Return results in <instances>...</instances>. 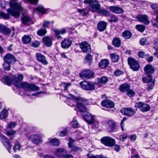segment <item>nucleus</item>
<instances>
[{
    "mask_svg": "<svg viewBox=\"0 0 158 158\" xmlns=\"http://www.w3.org/2000/svg\"><path fill=\"white\" fill-rule=\"evenodd\" d=\"M23 78V74H18L15 75L13 79H11L7 76H4L2 78V81L9 86L13 84L18 88H23L24 90V93L27 96L30 95V94H27V92L37 91L39 90V87L35 85L30 84L23 82H21Z\"/></svg>",
    "mask_w": 158,
    "mask_h": 158,
    "instance_id": "nucleus-1",
    "label": "nucleus"
},
{
    "mask_svg": "<svg viewBox=\"0 0 158 158\" xmlns=\"http://www.w3.org/2000/svg\"><path fill=\"white\" fill-rule=\"evenodd\" d=\"M71 85V83L70 82H62L60 84L61 88L62 89L64 90V93L61 95L60 98H63V97L66 98V100L64 101L67 104L71 107H73L76 104V102L78 101V100L76 99L75 98H81V97H78L74 96L71 94H69L68 95H64L65 92H67V88Z\"/></svg>",
    "mask_w": 158,
    "mask_h": 158,
    "instance_id": "nucleus-2",
    "label": "nucleus"
},
{
    "mask_svg": "<svg viewBox=\"0 0 158 158\" xmlns=\"http://www.w3.org/2000/svg\"><path fill=\"white\" fill-rule=\"evenodd\" d=\"M84 2L89 4V6L91 8L92 11L93 12L101 13L106 16L110 15V13L109 11L104 9L100 8V5L97 1L85 0L84 1Z\"/></svg>",
    "mask_w": 158,
    "mask_h": 158,
    "instance_id": "nucleus-3",
    "label": "nucleus"
},
{
    "mask_svg": "<svg viewBox=\"0 0 158 158\" xmlns=\"http://www.w3.org/2000/svg\"><path fill=\"white\" fill-rule=\"evenodd\" d=\"M34 131L32 129H26L23 130V133L26 134L27 136L29 139L33 142V143L38 145L41 143L43 142L42 137L41 135L40 134H33L29 136V134L33 133Z\"/></svg>",
    "mask_w": 158,
    "mask_h": 158,
    "instance_id": "nucleus-4",
    "label": "nucleus"
},
{
    "mask_svg": "<svg viewBox=\"0 0 158 158\" xmlns=\"http://www.w3.org/2000/svg\"><path fill=\"white\" fill-rule=\"evenodd\" d=\"M75 98L78 100V101L77 102L76 106L79 111L81 112L86 111L87 108L85 105L89 104L88 101L85 99L81 97Z\"/></svg>",
    "mask_w": 158,
    "mask_h": 158,
    "instance_id": "nucleus-5",
    "label": "nucleus"
},
{
    "mask_svg": "<svg viewBox=\"0 0 158 158\" xmlns=\"http://www.w3.org/2000/svg\"><path fill=\"white\" fill-rule=\"evenodd\" d=\"M75 98L78 100V101L77 102L76 106L79 111L81 112L86 111L87 108L85 105L89 104L88 101L85 99L81 97Z\"/></svg>",
    "mask_w": 158,
    "mask_h": 158,
    "instance_id": "nucleus-6",
    "label": "nucleus"
},
{
    "mask_svg": "<svg viewBox=\"0 0 158 158\" xmlns=\"http://www.w3.org/2000/svg\"><path fill=\"white\" fill-rule=\"evenodd\" d=\"M54 153L56 156L61 158H69L73 157L72 155L66 154V151L64 148H61L56 149Z\"/></svg>",
    "mask_w": 158,
    "mask_h": 158,
    "instance_id": "nucleus-7",
    "label": "nucleus"
},
{
    "mask_svg": "<svg viewBox=\"0 0 158 158\" xmlns=\"http://www.w3.org/2000/svg\"><path fill=\"white\" fill-rule=\"evenodd\" d=\"M128 62L130 68L134 71H137L140 68V66L138 61L132 57L128 58Z\"/></svg>",
    "mask_w": 158,
    "mask_h": 158,
    "instance_id": "nucleus-8",
    "label": "nucleus"
},
{
    "mask_svg": "<svg viewBox=\"0 0 158 158\" xmlns=\"http://www.w3.org/2000/svg\"><path fill=\"white\" fill-rule=\"evenodd\" d=\"M15 28L12 27L11 29L2 25L0 28V32L3 34L8 35H10L11 37H13L15 35Z\"/></svg>",
    "mask_w": 158,
    "mask_h": 158,
    "instance_id": "nucleus-9",
    "label": "nucleus"
},
{
    "mask_svg": "<svg viewBox=\"0 0 158 158\" xmlns=\"http://www.w3.org/2000/svg\"><path fill=\"white\" fill-rule=\"evenodd\" d=\"M101 141L105 145L110 147L113 146L115 143L114 139L108 136L103 137L101 139Z\"/></svg>",
    "mask_w": 158,
    "mask_h": 158,
    "instance_id": "nucleus-10",
    "label": "nucleus"
},
{
    "mask_svg": "<svg viewBox=\"0 0 158 158\" xmlns=\"http://www.w3.org/2000/svg\"><path fill=\"white\" fill-rule=\"evenodd\" d=\"M0 140L8 152L10 153V150L12 146L9 140L5 136L2 134L0 135Z\"/></svg>",
    "mask_w": 158,
    "mask_h": 158,
    "instance_id": "nucleus-11",
    "label": "nucleus"
},
{
    "mask_svg": "<svg viewBox=\"0 0 158 158\" xmlns=\"http://www.w3.org/2000/svg\"><path fill=\"white\" fill-rule=\"evenodd\" d=\"M135 106L143 112L148 111L151 108L150 106L149 105L141 102L136 103L135 104Z\"/></svg>",
    "mask_w": 158,
    "mask_h": 158,
    "instance_id": "nucleus-12",
    "label": "nucleus"
},
{
    "mask_svg": "<svg viewBox=\"0 0 158 158\" xmlns=\"http://www.w3.org/2000/svg\"><path fill=\"white\" fill-rule=\"evenodd\" d=\"M135 18L138 21L145 25L148 24L150 23L148 16L145 15H136Z\"/></svg>",
    "mask_w": 158,
    "mask_h": 158,
    "instance_id": "nucleus-13",
    "label": "nucleus"
},
{
    "mask_svg": "<svg viewBox=\"0 0 158 158\" xmlns=\"http://www.w3.org/2000/svg\"><path fill=\"white\" fill-rule=\"evenodd\" d=\"M94 72L90 70H84L79 74L80 77L83 79H89L93 77Z\"/></svg>",
    "mask_w": 158,
    "mask_h": 158,
    "instance_id": "nucleus-14",
    "label": "nucleus"
},
{
    "mask_svg": "<svg viewBox=\"0 0 158 158\" xmlns=\"http://www.w3.org/2000/svg\"><path fill=\"white\" fill-rule=\"evenodd\" d=\"M95 116L90 113H87L83 115V117L85 120L88 123L92 124L94 122Z\"/></svg>",
    "mask_w": 158,
    "mask_h": 158,
    "instance_id": "nucleus-15",
    "label": "nucleus"
},
{
    "mask_svg": "<svg viewBox=\"0 0 158 158\" xmlns=\"http://www.w3.org/2000/svg\"><path fill=\"white\" fill-rule=\"evenodd\" d=\"M80 48L82 52H86L90 51V47L89 44L86 41H83L79 44Z\"/></svg>",
    "mask_w": 158,
    "mask_h": 158,
    "instance_id": "nucleus-16",
    "label": "nucleus"
},
{
    "mask_svg": "<svg viewBox=\"0 0 158 158\" xmlns=\"http://www.w3.org/2000/svg\"><path fill=\"white\" fill-rule=\"evenodd\" d=\"M37 60L42 64L47 65L48 63L45 57L40 53H37L35 55Z\"/></svg>",
    "mask_w": 158,
    "mask_h": 158,
    "instance_id": "nucleus-17",
    "label": "nucleus"
},
{
    "mask_svg": "<svg viewBox=\"0 0 158 158\" xmlns=\"http://www.w3.org/2000/svg\"><path fill=\"white\" fill-rule=\"evenodd\" d=\"M121 112L125 115L130 116L134 115L135 112L133 109L130 108L123 109L121 110Z\"/></svg>",
    "mask_w": 158,
    "mask_h": 158,
    "instance_id": "nucleus-18",
    "label": "nucleus"
},
{
    "mask_svg": "<svg viewBox=\"0 0 158 158\" xmlns=\"http://www.w3.org/2000/svg\"><path fill=\"white\" fill-rule=\"evenodd\" d=\"M16 60L14 56L10 53L6 54L4 57V62H6L10 64L15 61Z\"/></svg>",
    "mask_w": 158,
    "mask_h": 158,
    "instance_id": "nucleus-19",
    "label": "nucleus"
},
{
    "mask_svg": "<svg viewBox=\"0 0 158 158\" xmlns=\"http://www.w3.org/2000/svg\"><path fill=\"white\" fill-rule=\"evenodd\" d=\"M74 141L71 138L69 139L68 145L69 147L72 148V151L77 153L81 151L82 149L81 148L72 145V143Z\"/></svg>",
    "mask_w": 158,
    "mask_h": 158,
    "instance_id": "nucleus-20",
    "label": "nucleus"
},
{
    "mask_svg": "<svg viewBox=\"0 0 158 158\" xmlns=\"http://www.w3.org/2000/svg\"><path fill=\"white\" fill-rule=\"evenodd\" d=\"M66 28H62L60 30L54 29L53 30L55 33V36L58 39H60L61 38V36L60 35H63L67 32Z\"/></svg>",
    "mask_w": 158,
    "mask_h": 158,
    "instance_id": "nucleus-21",
    "label": "nucleus"
},
{
    "mask_svg": "<svg viewBox=\"0 0 158 158\" xmlns=\"http://www.w3.org/2000/svg\"><path fill=\"white\" fill-rule=\"evenodd\" d=\"M72 43V41L71 40L68 39H65L61 42V44L62 48L67 49L70 46Z\"/></svg>",
    "mask_w": 158,
    "mask_h": 158,
    "instance_id": "nucleus-22",
    "label": "nucleus"
},
{
    "mask_svg": "<svg viewBox=\"0 0 158 158\" xmlns=\"http://www.w3.org/2000/svg\"><path fill=\"white\" fill-rule=\"evenodd\" d=\"M109 8L110 11L117 14H121L124 12V10L123 9L118 6H110Z\"/></svg>",
    "mask_w": 158,
    "mask_h": 158,
    "instance_id": "nucleus-23",
    "label": "nucleus"
},
{
    "mask_svg": "<svg viewBox=\"0 0 158 158\" xmlns=\"http://www.w3.org/2000/svg\"><path fill=\"white\" fill-rule=\"evenodd\" d=\"M107 25L106 23L103 21H100L98 24L97 29L100 31H103L106 29Z\"/></svg>",
    "mask_w": 158,
    "mask_h": 158,
    "instance_id": "nucleus-24",
    "label": "nucleus"
},
{
    "mask_svg": "<svg viewBox=\"0 0 158 158\" xmlns=\"http://www.w3.org/2000/svg\"><path fill=\"white\" fill-rule=\"evenodd\" d=\"M101 104L102 106L108 108H112L114 106V103L110 100H106L101 102Z\"/></svg>",
    "mask_w": 158,
    "mask_h": 158,
    "instance_id": "nucleus-25",
    "label": "nucleus"
},
{
    "mask_svg": "<svg viewBox=\"0 0 158 158\" xmlns=\"http://www.w3.org/2000/svg\"><path fill=\"white\" fill-rule=\"evenodd\" d=\"M144 70L147 75H150L154 72V69L151 65L148 64L144 68Z\"/></svg>",
    "mask_w": 158,
    "mask_h": 158,
    "instance_id": "nucleus-26",
    "label": "nucleus"
},
{
    "mask_svg": "<svg viewBox=\"0 0 158 158\" xmlns=\"http://www.w3.org/2000/svg\"><path fill=\"white\" fill-rule=\"evenodd\" d=\"M88 90H94L97 89L98 87L101 86H99L98 84L94 82L88 81Z\"/></svg>",
    "mask_w": 158,
    "mask_h": 158,
    "instance_id": "nucleus-27",
    "label": "nucleus"
},
{
    "mask_svg": "<svg viewBox=\"0 0 158 158\" xmlns=\"http://www.w3.org/2000/svg\"><path fill=\"white\" fill-rule=\"evenodd\" d=\"M109 64V61L107 59L102 60L99 63V66L101 69H104L107 67Z\"/></svg>",
    "mask_w": 158,
    "mask_h": 158,
    "instance_id": "nucleus-28",
    "label": "nucleus"
},
{
    "mask_svg": "<svg viewBox=\"0 0 158 158\" xmlns=\"http://www.w3.org/2000/svg\"><path fill=\"white\" fill-rule=\"evenodd\" d=\"M44 44L47 47L51 46L52 44V40L50 37L45 36L43 39Z\"/></svg>",
    "mask_w": 158,
    "mask_h": 158,
    "instance_id": "nucleus-29",
    "label": "nucleus"
},
{
    "mask_svg": "<svg viewBox=\"0 0 158 158\" xmlns=\"http://www.w3.org/2000/svg\"><path fill=\"white\" fill-rule=\"evenodd\" d=\"M152 15H156V18H154L152 19V22L153 25L156 27L158 28V10L157 11H154L152 12Z\"/></svg>",
    "mask_w": 158,
    "mask_h": 158,
    "instance_id": "nucleus-30",
    "label": "nucleus"
},
{
    "mask_svg": "<svg viewBox=\"0 0 158 158\" xmlns=\"http://www.w3.org/2000/svg\"><path fill=\"white\" fill-rule=\"evenodd\" d=\"M34 10H36L43 14H45L47 11V9L44 8L43 6L41 5H40L37 7L35 8Z\"/></svg>",
    "mask_w": 158,
    "mask_h": 158,
    "instance_id": "nucleus-31",
    "label": "nucleus"
},
{
    "mask_svg": "<svg viewBox=\"0 0 158 158\" xmlns=\"http://www.w3.org/2000/svg\"><path fill=\"white\" fill-rule=\"evenodd\" d=\"M31 18L28 16H25L21 19L22 23L23 24L28 25L29 23L31 21Z\"/></svg>",
    "mask_w": 158,
    "mask_h": 158,
    "instance_id": "nucleus-32",
    "label": "nucleus"
},
{
    "mask_svg": "<svg viewBox=\"0 0 158 158\" xmlns=\"http://www.w3.org/2000/svg\"><path fill=\"white\" fill-rule=\"evenodd\" d=\"M130 88V85L127 84H124L121 85L119 87L120 90L122 92H126Z\"/></svg>",
    "mask_w": 158,
    "mask_h": 158,
    "instance_id": "nucleus-33",
    "label": "nucleus"
},
{
    "mask_svg": "<svg viewBox=\"0 0 158 158\" xmlns=\"http://www.w3.org/2000/svg\"><path fill=\"white\" fill-rule=\"evenodd\" d=\"M8 116V110L5 109H3L0 113V119H4Z\"/></svg>",
    "mask_w": 158,
    "mask_h": 158,
    "instance_id": "nucleus-34",
    "label": "nucleus"
},
{
    "mask_svg": "<svg viewBox=\"0 0 158 158\" xmlns=\"http://www.w3.org/2000/svg\"><path fill=\"white\" fill-rule=\"evenodd\" d=\"M98 83L99 84H105L108 81V78L105 76H103L97 78Z\"/></svg>",
    "mask_w": 158,
    "mask_h": 158,
    "instance_id": "nucleus-35",
    "label": "nucleus"
},
{
    "mask_svg": "<svg viewBox=\"0 0 158 158\" xmlns=\"http://www.w3.org/2000/svg\"><path fill=\"white\" fill-rule=\"evenodd\" d=\"M48 141L50 144L52 145H59L60 142L59 140L56 138L49 139Z\"/></svg>",
    "mask_w": 158,
    "mask_h": 158,
    "instance_id": "nucleus-36",
    "label": "nucleus"
},
{
    "mask_svg": "<svg viewBox=\"0 0 158 158\" xmlns=\"http://www.w3.org/2000/svg\"><path fill=\"white\" fill-rule=\"evenodd\" d=\"M122 36L125 39H129L131 37L132 34L129 31L126 30L123 32Z\"/></svg>",
    "mask_w": 158,
    "mask_h": 158,
    "instance_id": "nucleus-37",
    "label": "nucleus"
},
{
    "mask_svg": "<svg viewBox=\"0 0 158 158\" xmlns=\"http://www.w3.org/2000/svg\"><path fill=\"white\" fill-rule=\"evenodd\" d=\"M22 40L24 44H27L31 42V38L29 35H25L22 37Z\"/></svg>",
    "mask_w": 158,
    "mask_h": 158,
    "instance_id": "nucleus-38",
    "label": "nucleus"
},
{
    "mask_svg": "<svg viewBox=\"0 0 158 158\" xmlns=\"http://www.w3.org/2000/svg\"><path fill=\"white\" fill-rule=\"evenodd\" d=\"M13 149L15 152L21 150H23L22 146L19 143H16L14 145Z\"/></svg>",
    "mask_w": 158,
    "mask_h": 158,
    "instance_id": "nucleus-39",
    "label": "nucleus"
},
{
    "mask_svg": "<svg viewBox=\"0 0 158 158\" xmlns=\"http://www.w3.org/2000/svg\"><path fill=\"white\" fill-rule=\"evenodd\" d=\"M113 45L116 47H118L120 46L121 44V40L119 38H114L112 41Z\"/></svg>",
    "mask_w": 158,
    "mask_h": 158,
    "instance_id": "nucleus-40",
    "label": "nucleus"
},
{
    "mask_svg": "<svg viewBox=\"0 0 158 158\" xmlns=\"http://www.w3.org/2000/svg\"><path fill=\"white\" fill-rule=\"evenodd\" d=\"M88 81H85L81 82L80 83L81 88L86 90H88Z\"/></svg>",
    "mask_w": 158,
    "mask_h": 158,
    "instance_id": "nucleus-41",
    "label": "nucleus"
},
{
    "mask_svg": "<svg viewBox=\"0 0 158 158\" xmlns=\"http://www.w3.org/2000/svg\"><path fill=\"white\" fill-rule=\"evenodd\" d=\"M143 81L146 83H148L151 81H154L152 80V77L150 75H147V77L143 78Z\"/></svg>",
    "mask_w": 158,
    "mask_h": 158,
    "instance_id": "nucleus-42",
    "label": "nucleus"
},
{
    "mask_svg": "<svg viewBox=\"0 0 158 158\" xmlns=\"http://www.w3.org/2000/svg\"><path fill=\"white\" fill-rule=\"evenodd\" d=\"M110 57L112 61L114 62H117L119 58L118 55L116 53L111 54Z\"/></svg>",
    "mask_w": 158,
    "mask_h": 158,
    "instance_id": "nucleus-43",
    "label": "nucleus"
},
{
    "mask_svg": "<svg viewBox=\"0 0 158 158\" xmlns=\"http://www.w3.org/2000/svg\"><path fill=\"white\" fill-rule=\"evenodd\" d=\"M106 124L110 126L111 128V130H113L115 129V124L112 120H106Z\"/></svg>",
    "mask_w": 158,
    "mask_h": 158,
    "instance_id": "nucleus-44",
    "label": "nucleus"
},
{
    "mask_svg": "<svg viewBox=\"0 0 158 158\" xmlns=\"http://www.w3.org/2000/svg\"><path fill=\"white\" fill-rule=\"evenodd\" d=\"M93 60V56L90 54H88L85 57V61L86 63L90 64Z\"/></svg>",
    "mask_w": 158,
    "mask_h": 158,
    "instance_id": "nucleus-45",
    "label": "nucleus"
},
{
    "mask_svg": "<svg viewBox=\"0 0 158 158\" xmlns=\"http://www.w3.org/2000/svg\"><path fill=\"white\" fill-rule=\"evenodd\" d=\"M47 33V31L45 28H41L37 31V34L40 36H42L45 35Z\"/></svg>",
    "mask_w": 158,
    "mask_h": 158,
    "instance_id": "nucleus-46",
    "label": "nucleus"
},
{
    "mask_svg": "<svg viewBox=\"0 0 158 158\" xmlns=\"http://www.w3.org/2000/svg\"><path fill=\"white\" fill-rule=\"evenodd\" d=\"M151 8L152 9L151 11V13L152 14V12L154 11H157L158 10V4H152L150 5Z\"/></svg>",
    "mask_w": 158,
    "mask_h": 158,
    "instance_id": "nucleus-47",
    "label": "nucleus"
},
{
    "mask_svg": "<svg viewBox=\"0 0 158 158\" xmlns=\"http://www.w3.org/2000/svg\"><path fill=\"white\" fill-rule=\"evenodd\" d=\"M135 28L139 31L141 32H143L145 29L144 25L140 24L136 25Z\"/></svg>",
    "mask_w": 158,
    "mask_h": 158,
    "instance_id": "nucleus-48",
    "label": "nucleus"
},
{
    "mask_svg": "<svg viewBox=\"0 0 158 158\" xmlns=\"http://www.w3.org/2000/svg\"><path fill=\"white\" fill-rule=\"evenodd\" d=\"M17 123L15 122L12 121L9 123L7 126V129L13 128L16 126Z\"/></svg>",
    "mask_w": 158,
    "mask_h": 158,
    "instance_id": "nucleus-49",
    "label": "nucleus"
},
{
    "mask_svg": "<svg viewBox=\"0 0 158 158\" xmlns=\"http://www.w3.org/2000/svg\"><path fill=\"white\" fill-rule=\"evenodd\" d=\"M16 133V131L12 130L7 132V135L11 139H12L14 137V135Z\"/></svg>",
    "mask_w": 158,
    "mask_h": 158,
    "instance_id": "nucleus-50",
    "label": "nucleus"
},
{
    "mask_svg": "<svg viewBox=\"0 0 158 158\" xmlns=\"http://www.w3.org/2000/svg\"><path fill=\"white\" fill-rule=\"evenodd\" d=\"M10 63L4 62V63L2 65L3 68L6 70H9L10 69Z\"/></svg>",
    "mask_w": 158,
    "mask_h": 158,
    "instance_id": "nucleus-51",
    "label": "nucleus"
},
{
    "mask_svg": "<svg viewBox=\"0 0 158 158\" xmlns=\"http://www.w3.org/2000/svg\"><path fill=\"white\" fill-rule=\"evenodd\" d=\"M118 17L117 16L113 15L111 17L110 19L108 20V21L109 22L115 23L118 21Z\"/></svg>",
    "mask_w": 158,
    "mask_h": 158,
    "instance_id": "nucleus-52",
    "label": "nucleus"
},
{
    "mask_svg": "<svg viewBox=\"0 0 158 158\" xmlns=\"http://www.w3.org/2000/svg\"><path fill=\"white\" fill-rule=\"evenodd\" d=\"M127 95L129 97H132L135 95V92L133 90L130 89L127 92Z\"/></svg>",
    "mask_w": 158,
    "mask_h": 158,
    "instance_id": "nucleus-53",
    "label": "nucleus"
},
{
    "mask_svg": "<svg viewBox=\"0 0 158 158\" xmlns=\"http://www.w3.org/2000/svg\"><path fill=\"white\" fill-rule=\"evenodd\" d=\"M67 131L66 128H65L64 130L61 131L60 132H57V134L58 135L60 136H63L66 135Z\"/></svg>",
    "mask_w": 158,
    "mask_h": 158,
    "instance_id": "nucleus-54",
    "label": "nucleus"
},
{
    "mask_svg": "<svg viewBox=\"0 0 158 158\" xmlns=\"http://www.w3.org/2000/svg\"><path fill=\"white\" fill-rule=\"evenodd\" d=\"M70 125L73 127L77 128L78 126V123L77 121H72Z\"/></svg>",
    "mask_w": 158,
    "mask_h": 158,
    "instance_id": "nucleus-55",
    "label": "nucleus"
},
{
    "mask_svg": "<svg viewBox=\"0 0 158 158\" xmlns=\"http://www.w3.org/2000/svg\"><path fill=\"white\" fill-rule=\"evenodd\" d=\"M154 81H151L148 83L147 89L148 90L152 89L154 86Z\"/></svg>",
    "mask_w": 158,
    "mask_h": 158,
    "instance_id": "nucleus-56",
    "label": "nucleus"
},
{
    "mask_svg": "<svg viewBox=\"0 0 158 158\" xmlns=\"http://www.w3.org/2000/svg\"><path fill=\"white\" fill-rule=\"evenodd\" d=\"M77 11L82 16H85L87 14L84 9H78Z\"/></svg>",
    "mask_w": 158,
    "mask_h": 158,
    "instance_id": "nucleus-57",
    "label": "nucleus"
},
{
    "mask_svg": "<svg viewBox=\"0 0 158 158\" xmlns=\"http://www.w3.org/2000/svg\"><path fill=\"white\" fill-rule=\"evenodd\" d=\"M0 15L4 19H7L10 18L8 15L2 12H0Z\"/></svg>",
    "mask_w": 158,
    "mask_h": 158,
    "instance_id": "nucleus-58",
    "label": "nucleus"
},
{
    "mask_svg": "<svg viewBox=\"0 0 158 158\" xmlns=\"http://www.w3.org/2000/svg\"><path fill=\"white\" fill-rule=\"evenodd\" d=\"M123 72L121 70L117 69L114 72V74L115 76H118L122 75L123 74Z\"/></svg>",
    "mask_w": 158,
    "mask_h": 158,
    "instance_id": "nucleus-59",
    "label": "nucleus"
},
{
    "mask_svg": "<svg viewBox=\"0 0 158 158\" xmlns=\"http://www.w3.org/2000/svg\"><path fill=\"white\" fill-rule=\"evenodd\" d=\"M128 137L131 140L133 141H135L137 139V136L135 134L130 135L128 136Z\"/></svg>",
    "mask_w": 158,
    "mask_h": 158,
    "instance_id": "nucleus-60",
    "label": "nucleus"
},
{
    "mask_svg": "<svg viewBox=\"0 0 158 158\" xmlns=\"http://www.w3.org/2000/svg\"><path fill=\"white\" fill-rule=\"evenodd\" d=\"M50 23V21H45L43 23V26L44 27L48 28Z\"/></svg>",
    "mask_w": 158,
    "mask_h": 158,
    "instance_id": "nucleus-61",
    "label": "nucleus"
},
{
    "mask_svg": "<svg viewBox=\"0 0 158 158\" xmlns=\"http://www.w3.org/2000/svg\"><path fill=\"white\" fill-rule=\"evenodd\" d=\"M127 119V118L126 117H124L123 118L121 122V130L122 131H124V122L126 121Z\"/></svg>",
    "mask_w": 158,
    "mask_h": 158,
    "instance_id": "nucleus-62",
    "label": "nucleus"
},
{
    "mask_svg": "<svg viewBox=\"0 0 158 158\" xmlns=\"http://www.w3.org/2000/svg\"><path fill=\"white\" fill-rule=\"evenodd\" d=\"M140 44L142 45H144L147 44L146 39L145 38H142L140 40Z\"/></svg>",
    "mask_w": 158,
    "mask_h": 158,
    "instance_id": "nucleus-63",
    "label": "nucleus"
},
{
    "mask_svg": "<svg viewBox=\"0 0 158 158\" xmlns=\"http://www.w3.org/2000/svg\"><path fill=\"white\" fill-rule=\"evenodd\" d=\"M40 43L39 41H35L31 44V46L34 47H37L40 45Z\"/></svg>",
    "mask_w": 158,
    "mask_h": 158,
    "instance_id": "nucleus-64",
    "label": "nucleus"
}]
</instances>
